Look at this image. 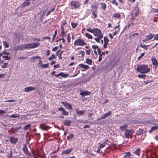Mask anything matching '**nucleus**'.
Masks as SVG:
<instances>
[{"label": "nucleus", "instance_id": "obj_1", "mask_svg": "<svg viewBox=\"0 0 158 158\" xmlns=\"http://www.w3.org/2000/svg\"><path fill=\"white\" fill-rule=\"evenodd\" d=\"M137 67L136 71L140 73H147L150 71V68L148 67V65H139Z\"/></svg>", "mask_w": 158, "mask_h": 158}, {"label": "nucleus", "instance_id": "obj_2", "mask_svg": "<svg viewBox=\"0 0 158 158\" xmlns=\"http://www.w3.org/2000/svg\"><path fill=\"white\" fill-rule=\"evenodd\" d=\"M94 32L93 33L94 36H96L94 40L98 43L100 42V40L103 38V35L101 31L98 28H94Z\"/></svg>", "mask_w": 158, "mask_h": 158}, {"label": "nucleus", "instance_id": "obj_3", "mask_svg": "<svg viewBox=\"0 0 158 158\" xmlns=\"http://www.w3.org/2000/svg\"><path fill=\"white\" fill-rule=\"evenodd\" d=\"M74 44L75 46H83L85 45L86 43L83 39L79 38L74 41Z\"/></svg>", "mask_w": 158, "mask_h": 158}, {"label": "nucleus", "instance_id": "obj_4", "mask_svg": "<svg viewBox=\"0 0 158 158\" xmlns=\"http://www.w3.org/2000/svg\"><path fill=\"white\" fill-rule=\"evenodd\" d=\"M98 6H96L92 5L91 7V10L92 12V15L93 16L92 17L93 19H95L97 17V9Z\"/></svg>", "mask_w": 158, "mask_h": 158}, {"label": "nucleus", "instance_id": "obj_5", "mask_svg": "<svg viewBox=\"0 0 158 158\" xmlns=\"http://www.w3.org/2000/svg\"><path fill=\"white\" fill-rule=\"evenodd\" d=\"M134 133V131L133 129L126 130L124 133V135L126 138L128 139L130 138V139H131V135Z\"/></svg>", "mask_w": 158, "mask_h": 158}, {"label": "nucleus", "instance_id": "obj_6", "mask_svg": "<svg viewBox=\"0 0 158 158\" xmlns=\"http://www.w3.org/2000/svg\"><path fill=\"white\" fill-rule=\"evenodd\" d=\"M143 129L141 128H139V131L137 132L136 135L135 136V137L136 138H138V141H142L143 140V138H142V137L140 138V137H139V136H141L142 135H143Z\"/></svg>", "mask_w": 158, "mask_h": 158}, {"label": "nucleus", "instance_id": "obj_7", "mask_svg": "<svg viewBox=\"0 0 158 158\" xmlns=\"http://www.w3.org/2000/svg\"><path fill=\"white\" fill-rule=\"evenodd\" d=\"M139 12V7L137 6H135L133 7L132 16L135 18L138 15Z\"/></svg>", "mask_w": 158, "mask_h": 158}, {"label": "nucleus", "instance_id": "obj_8", "mask_svg": "<svg viewBox=\"0 0 158 158\" xmlns=\"http://www.w3.org/2000/svg\"><path fill=\"white\" fill-rule=\"evenodd\" d=\"M81 5L79 1H73L71 2V5L73 7L72 9H76L80 7Z\"/></svg>", "mask_w": 158, "mask_h": 158}, {"label": "nucleus", "instance_id": "obj_9", "mask_svg": "<svg viewBox=\"0 0 158 158\" xmlns=\"http://www.w3.org/2000/svg\"><path fill=\"white\" fill-rule=\"evenodd\" d=\"M154 35L152 33H150L146 36V38L143 40V42H146L152 39Z\"/></svg>", "mask_w": 158, "mask_h": 158}, {"label": "nucleus", "instance_id": "obj_10", "mask_svg": "<svg viewBox=\"0 0 158 158\" xmlns=\"http://www.w3.org/2000/svg\"><path fill=\"white\" fill-rule=\"evenodd\" d=\"M55 76L57 77H58L59 76H61L63 78H66L69 76L68 74H66L63 72H60L57 75H55Z\"/></svg>", "mask_w": 158, "mask_h": 158}, {"label": "nucleus", "instance_id": "obj_11", "mask_svg": "<svg viewBox=\"0 0 158 158\" xmlns=\"http://www.w3.org/2000/svg\"><path fill=\"white\" fill-rule=\"evenodd\" d=\"M151 60L152 61V64L155 66V68H156L158 66V63L155 57H152L151 58Z\"/></svg>", "mask_w": 158, "mask_h": 158}, {"label": "nucleus", "instance_id": "obj_12", "mask_svg": "<svg viewBox=\"0 0 158 158\" xmlns=\"http://www.w3.org/2000/svg\"><path fill=\"white\" fill-rule=\"evenodd\" d=\"M61 103H62L66 108L69 109L71 110L72 109V106L68 102H61Z\"/></svg>", "mask_w": 158, "mask_h": 158}, {"label": "nucleus", "instance_id": "obj_13", "mask_svg": "<svg viewBox=\"0 0 158 158\" xmlns=\"http://www.w3.org/2000/svg\"><path fill=\"white\" fill-rule=\"evenodd\" d=\"M23 148L22 150L24 152L26 155H31V154L29 153V151L26 144H23Z\"/></svg>", "mask_w": 158, "mask_h": 158}, {"label": "nucleus", "instance_id": "obj_14", "mask_svg": "<svg viewBox=\"0 0 158 158\" xmlns=\"http://www.w3.org/2000/svg\"><path fill=\"white\" fill-rule=\"evenodd\" d=\"M78 66L79 67H81L84 69V70H82V71H84L90 68L89 66L85 65L83 64H79Z\"/></svg>", "mask_w": 158, "mask_h": 158}, {"label": "nucleus", "instance_id": "obj_15", "mask_svg": "<svg viewBox=\"0 0 158 158\" xmlns=\"http://www.w3.org/2000/svg\"><path fill=\"white\" fill-rule=\"evenodd\" d=\"M103 39L104 41V43L103 45V47H104V48H106L107 47V45L109 42V40L107 38L106 36L104 37Z\"/></svg>", "mask_w": 158, "mask_h": 158}, {"label": "nucleus", "instance_id": "obj_16", "mask_svg": "<svg viewBox=\"0 0 158 158\" xmlns=\"http://www.w3.org/2000/svg\"><path fill=\"white\" fill-rule=\"evenodd\" d=\"M35 89L36 88L35 87L29 86L25 88L24 89V91L25 92H29V91H32Z\"/></svg>", "mask_w": 158, "mask_h": 158}, {"label": "nucleus", "instance_id": "obj_17", "mask_svg": "<svg viewBox=\"0 0 158 158\" xmlns=\"http://www.w3.org/2000/svg\"><path fill=\"white\" fill-rule=\"evenodd\" d=\"M18 139L17 138H15V139H14L12 137H10V142L11 144H15L17 143L18 140Z\"/></svg>", "mask_w": 158, "mask_h": 158}, {"label": "nucleus", "instance_id": "obj_18", "mask_svg": "<svg viewBox=\"0 0 158 158\" xmlns=\"http://www.w3.org/2000/svg\"><path fill=\"white\" fill-rule=\"evenodd\" d=\"M30 2L28 0H25L24 2L21 5V7L23 8L24 7L29 5L30 4Z\"/></svg>", "mask_w": 158, "mask_h": 158}, {"label": "nucleus", "instance_id": "obj_19", "mask_svg": "<svg viewBox=\"0 0 158 158\" xmlns=\"http://www.w3.org/2000/svg\"><path fill=\"white\" fill-rule=\"evenodd\" d=\"M112 113V111L110 110L107 113H105L103 115L101 116V118L104 119L106 118L109 115H110Z\"/></svg>", "mask_w": 158, "mask_h": 158}, {"label": "nucleus", "instance_id": "obj_20", "mask_svg": "<svg viewBox=\"0 0 158 158\" xmlns=\"http://www.w3.org/2000/svg\"><path fill=\"white\" fill-rule=\"evenodd\" d=\"M73 150V148H71L69 149L66 150L64 151H63L61 153V155L63 154H65L67 155L69 154Z\"/></svg>", "mask_w": 158, "mask_h": 158}, {"label": "nucleus", "instance_id": "obj_21", "mask_svg": "<svg viewBox=\"0 0 158 158\" xmlns=\"http://www.w3.org/2000/svg\"><path fill=\"white\" fill-rule=\"evenodd\" d=\"M31 45L32 48H33L38 47L40 45V44L39 43H31Z\"/></svg>", "mask_w": 158, "mask_h": 158}, {"label": "nucleus", "instance_id": "obj_22", "mask_svg": "<svg viewBox=\"0 0 158 158\" xmlns=\"http://www.w3.org/2000/svg\"><path fill=\"white\" fill-rule=\"evenodd\" d=\"M71 122V121L69 120H66L63 122V124L66 126H70Z\"/></svg>", "mask_w": 158, "mask_h": 158}, {"label": "nucleus", "instance_id": "obj_23", "mask_svg": "<svg viewBox=\"0 0 158 158\" xmlns=\"http://www.w3.org/2000/svg\"><path fill=\"white\" fill-rule=\"evenodd\" d=\"M124 154L125 155L123 156V158H133L131 157V154L130 152H127L125 153Z\"/></svg>", "mask_w": 158, "mask_h": 158}, {"label": "nucleus", "instance_id": "obj_24", "mask_svg": "<svg viewBox=\"0 0 158 158\" xmlns=\"http://www.w3.org/2000/svg\"><path fill=\"white\" fill-rule=\"evenodd\" d=\"M40 127L43 130H46L48 128V126L44 124H42L40 125Z\"/></svg>", "mask_w": 158, "mask_h": 158}, {"label": "nucleus", "instance_id": "obj_25", "mask_svg": "<svg viewBox=\"0 0 158 158\" xmlns=\"http://www.w3.org/2000/svg\"><path fill=\"white\" fill-rule=\"evenodd\" d=\"M90 94V93L88 91H83L80 93V94L82 96H84L86 95H89Z\"/></svg>", "mask_w": 158, "mask_h": 158}, {"label": "nucleus", "instance_id": "obj_26", "mask_svg": "<svg viewBox=\"0 0 158 158\" xmlns=\"http://www.w3.org/2000/svg\"><path fill=\"white\" fill-rule=\"evenodd\" d=\"M140 151L141 150L140 148H137L136 150L133 152V153L138 156H139L140 155Z\"/></svg>", "mask_w": 158, "mask_h": 158}, {"label": "nucleus", "instance_id": "obj_27", "mask_svg": "<svg viewBox=\"0 0 158 158\" xmlns=\"http://www.w3.org/2000/svg\"><path fill=\"white\" fill-rule=\"evenodd\" d=\"M37 58H39V59H41V58L40 57V56H33V57H31V58L30 59V60L31 62H35V59Z\"/></svg>", "mask_w": 158, "mask_h": 158}, {"label": "nucleus", "instance_id": "obj_28", "mask_svg": "<svg viewBox=\"0 0 158 158\" xmlns=\"http://www.w3.org/2000/svg\"><path fill=\"white\" fill-rule=\"evenodd\" d=\"M100 5H101L102 8L104 10H105L107 7L106 4L104 2H101L100 3Z\"/></svg>", "mask_w": 158, "mask_h": 158}, {"label": "nucleus", "instance_id": "obj_29", "mask_svg": "<svg viewBox=\"0 0 158 158\" xmlns=\"http://www.w3.org/2000/svg\"><path fill=\"white\" fill-rule=\"evenodd\" d=\"M85 112V110H82L80 111H77V112L76 113L77 114L78 116H81Z\"/></svg>", "mask_w": 158, "mask_h": 158}, {"label": "nucleus", "instance_id": "obj_30", "mask_svg": "<svg viewBox=\"0 0 158 158\" xmlns=\"http://www.w3.org/2000/svg\"><path fill=\"white\" fill-rule=\"evenodd\" d=\"M127 125H123V126H120V130L122 131H123L125 130L126 131L127 128Z\"/></svg>", "mask_w": 158, "mask_h": 158}, {"label": "nucleus", "instance_id": "obj_31", "mask_svg": "<svg viewBox=\"0 0 158 158\" xmlns=\"http://www.w3.org/2000/svg\"><path fill=\"white\" fill-rule=\"evenodd\" d=\"M55 7L54 6L52 8L47 12V13L46 14V16H48V15H49L50 13L53 12L55 10Z\"/></svg>", "mask_w": 158, "mask_h": 158}, {"label": "nucleus", "instance_id": "obj_32", "mask_svg": "<svg viewBox=\"0 0 158 158\" xmlns=\"http://www.w3.org/2000/svg\"><path fill=\"white\" fill-rule=\"evenodd\" d=\"M4 47L5 48H8L9 47V44L6 42L3 41H2Z\"/></svg>", "mask_w": 158, "mask_h": 158}, {"label": "nucleus", "instance_id": "obj_33", "mask_svg": "<svg viewBox=\"0 0 158 158\" xmlns=\"http://www.w3.org/2000/svg\"><path fill=\"white\" fill-rule=\"evenodd\" d=\"M86 63L89 64V65H92V60L89 58H87L86 60Z\"/></svg>", "mask_w": 158, "mask_h": 158}, {"label": "nucleus", "instance_id": "obj_34", "mask_svg": "<svg viewBox=\"0 0 158 158\" xmlns=\"http://www.w3.org/2000/svg\"><path fill=\"white\" fill-rule=\"evenodd\" d=\"M85 36L89 39H93V36L90 34L88 33H85Z\"/></svg>", "mask_w": 158, "mask_h": 158}, {"label": "nucleus", "instance_id": "obj_35", "mask_svg": "<svg viewBox=\"0 0 158 158\" xmlns=\"http://www.w3.org/2000/svg\"><path fill=\"white\" fill-rule=\"evenodd\" d=\"M26 49H32L31 44H25Z\"/></svg>", "mask_w": 158, "mask_h": 158}, {"label": "nucleus", "instance_id": "obj_36", "mask_svg": "<svg viewBox=\"0 0 158 158\" xmlns=\"http://www.w3.org/2000/svg\"><path fill=\"white\" fill-rule=\"evenodd\" d=\"M49 66L48 63L46 64H43L41 65V67L42 69H45L47 68Z\"/></svg>", "mask_w": 158, "mask_h": 158}, {"label": "nucleus", "instance_id": "obj_37", "mask_svg": "<svg viewBox=\"0 0 158 158\" xmlns=\"http://www.w3.org/2000/svg\"><path fill=\"white\" fill-rule=\"evenodd\" d=\"M149 46V45H143L142 44H140V47L141 48L145 49L146 50L148 49V47Z\"/></svg>", "mask_w": 158, "mask_h": 158}, {"label": "nucleus", "instance_id": "obj_38", "mask_svg": "<svg viewBox=\"0 0 158 158\" xmlns=\"http://www.w3.org/2000/svg\"><path fill=\"white\" fill-rule=\"evenodd\" d=\"M121 15L119 13H115L114 16L113 17V18H119L121 17Z\"/></svg>", "mask_w": 158, "mask_h": 158}, {"label": "nucleus", "instance_id": "obj_39", "mask_svg": "<svg viewBox=\"0 0 158 158\" xmlns=\"http://www.w3.org/2000/svg\"><path fill=\"white\" fill-rule=\"evenodd\" d=\"M56 58V56L54 54H52L51 56L49 57L48 59L50 60H52L53 59Z\"/></svg>", "mask_w": 158, "mask_h": 158}, {"label": "nucleus", "instance_id": "obj_40", "mask_svg": "<svg viewBox=\"0 0 158 158\" xmlns=\"http://www.w3.org/2000/svg\"><path fill=\"white\" fill-rule=\"evenodd\" d=\"M31 127V125L30 124H28L27 125H26L24 127L23 129L25 131L27 130L29 128Z\"/></svg>", "mask_w": 158, "mask_h": 158}, {"label": "nucleus", "instance_id": "obj_41", "mask_svg": "<svg viewBox=\"0 0 158 158\" xmlns=\"http://www.w3.org/2000/svg\"><path fill=\"white\" fill-rule=\"evenodd\" d=\"M94 28H93V29H91L90 28H88L86 29V30H87V31L89 32H90L93 33L94 32V31L95 30Z\"/></svg>", "mask_w": 158, "mask_h": 158}, {"label": "nucleus", "instance_id": "obj_42", "mask_svg": "<svg viewBox=\"0 0 158 158\" xmlns=\"http://www.w3.org/2000/svg\"><path fill=\"white\" fill-rule=\"evenodd\" d=\"M74 137V135L73 134H70V135H69L67 138V139L68 140H69L72 139Z\"/></svg>", "mask_w": 158, "mask_h": 158}, {"label": "nucleus", "instance_id": "obj_43", "mask_svg": "<svg viewBox=\"0 0 158 158\" xmlns=\"http://www.w3.org/2000/svg\"><path fill=\"white\" fill-rule=\"evenodd\" d=\"M20 46V50H25V44H23L22 45H19Z\"/></svg>", "mask_w": 158, "mask_h": 158}, {"label": "nucleus", "instance_id": "obj_44", "mask_svg": "<svg viewBox=\"0 0 158 158\" xmlns=\"http://www.w3.org/2000/svg\"><path fill=\"white\" fill-rule=\"evenodd\" d=\"M71 25L72 28L73 29L75 28L77 25V23H72Z\"/></svg>", "mask_w": 158, "mask_h": 158}, {"label": "nucleus", "instance_id": "obj_45", "mask_svg": "<svg viewBox=\"0 0 158 158\" xmlns=\"http://www.w3.org/2000/svg\"><path fill=\"white\" fill-rule=\"evenodd\" d=\"M146 75L145 74L141 75L139 74L138 75V77L139 78L145 79V77H146Z\"/></svg>", "mask_w": 158, "mask_h": 158}, {"label": "nucleus", "instance_id": "obj_46", "mask_svg": "<svg viewBox=\"0 0 158 158\" xmlns=\"http://www.w3.org/2000/svg\"><path fill=\"white\" fill-rule=\"evenodd\" d=\"M20 46H15L14 48V50L15 51H19L20 50Z\"/></svg>", "mask_w": 158, "mask_h": 158}, {"label": "nucleus", "instance_id": "obj_47", "mask_svg": "<svg viewBox=\"0 0 158 158\" xmlns=\"http://www.w3.org/2000/svg\"><path fill=\"white\" fill-rule=\"evenodd\" d=\"M106 145V143H104L103 142L102 143H101L98 147L101 149L102 148L105 147Z\"/></svg>", "mask_w": 158, "mask_h": 158}, {"label": "nucleus", "instance_id": "obj_48", "mask_svg": "<svg viewBox=\"0 0 158 158\" xmlns=\"http://www.w3.org/2000/svg\"><path fill=\"white\" fill-rule=\"evenodd\" d=\"M2 58H4L6 60H10V57L8 56H3Z\"/></svg>", "mask_w": 158, "mask_h": 158}, {"label": "nucleus", "instance_id": "obj_49", "mask_svg": "<svg viewBox=\"0 0 158 158\" xmlns=\"http://www.w3.org/2000/svg\"><path fill=\"white\" fill-rule=\"evenodd\" d=\"M57 34V31L56 30H55V31L54 34L53 36V38L52 39V41L53 42L54 41V39L55 38Z\"/></svg>", "mask_w": 158, "mask_h": 158}, {"label": "nucleus", "instance_id": "obj_50", "mask_svg": "<svg viewBox=\"0 0 158 158\" xmlns=\"http://www.w3.org/2000/svg\"><path fill=\"white\" fill-rule=\"evenodd\" d=\"M113 4L115 5L116 6L118 5V3L116 0H112V2H110Z\"/></svg>", "mask_w": 158, "mask_h": 158}, {"label": "nucleus", "instance_id": "obj_51", "mask_svg": "<svg viewBox=\"0 0 158 158\" xmlns=\"http://www.w3.org/2000/svg\"><path fill=\"white\" fill-rule=\"evenodd\" d=\"M62 114L64 115H68L69 113L66 111L64 109V110L62 111Z\"/></svg>", "mask_w": 158, "mask_h": 158}, {"label": "nucleus", "instance_id": "obj_52", "mask_svg": "<svg viewBox=\"0 0 158 158\" xmlns=\"http://www.w3.org/2000/svg\"><path fill=\"white\" fill-rule=\"evenodd\" d=\"M153 39L154 40H158V34L154 35Z\"/></svg>", "mask_w": 158, "mask_h": 158}, {"label": "nucleus", "instance_id": "obj_53", "mask_svg": "<svg viewBox=\"0 0 158 158\" xmlns=\"http://www.w3.org/2000/svg\"><path fill=\"white\" fill-rule=\"evenodd\" d=\"M79 54L81 55V57H83L85 56V52L84 51H81L80 52Z\"/></svg>", "mask_w": 158, "mask_h": 158}, {"label": "nucleus", "instance_id": "obj_54", "mask_svg": "<svg viewBox=\"0 0 158 158\" xmlns=\"http://www.w3.org/2000/svg\"><path fill=\"white\" fill-rule=\"evenodd\" d=\"M67 40L68 43H70L71 41V37L70 34H69L67 37Z\"/></svg>", "mask_w": 158, "mask_h": 158}, {"label": "nucleus", "instance_id": "obj_55", "mask_svg": "<svg viewBox=\"0 0 158 158\" xmlns=\"http://www.w3.org/2000/svg\"><path fill=\"white\" fill-rule=\"evenodd\" d=\"M8 64V63H4L2 65V68H5L6 67L7 65Z\"/></svg>", "mask_w": 158, "mask_h": 158}, {"label": "nucleus", "instance_id": "obj_56", "mask_svg": "<svg viewBox=\"0 0 158 158\" xmlns=\"http://www.w3.org/2000/svg\"><path fill=\"white\" fill-rule=\"evenodd\" d=\"M144 54H144V52L141 53V55H140V56L139 57H138L137 60H140L141 58H142L143 56L144 55Z\"/></svg>", "mask_w": 158, "mask_h": 158}, {"label": "nucleus", "instance_id": "obj_57", "mask_svg": "<svg viewBox=\"0 0 158 158\" xmlns=\"http://www.w3.org/2000/svg\"><path fill=\"white\" fill-rule=\"evenodd\" d=\"M92 47L94 49H98V48H99L98 46L96 45H92Z\"/></svg>", "mask_w": 158, "mask_h": 158}, {"label": "nucleus", "instance_id": "obj_58", "mask_svg": "<svg viewBox=\"0 0 158 158\" xmlns=\"http://www.w3.org/2000/svg\"><path fill=\"white\" fill-rule=\"evenodd\" d=\"M58 48H58V46H56V47L53 48H52V50L53 51H55L58 50Z\"/></svg>", "mask_w": 158, "mask_h": 158}, {"label": "nucleus", "instance_id": "obj_59", "mask_svg": "<svg viewBox=\"0 0 158 158\" xmlns=\"http://www.w3.org/2000/svg\"><path fill=\"white\" fill-rule=\"evenodd\" d=\"M13 154V152L12 151H10V154L8 156V158H12Z\"/></svg>", "mask_w": 158, "mask_h": 158}, {"label": "nucleus", "instance_id": "obj_60", "mask_svg": "<svg viewBox=\"0 0 158 158\" xmlns=\"http://www.w3.org/2000/svg\"><path fill=\"white\" fill-rule=\"evenodd\" d=\"M42 39H43L44 40H46V39L50 40L51 38L50 37L45 36V37H43L42 38Z\"/></svg>", "mask_w": 158, "mask_h": 158}, {"label": "nucleus", "instance_id": "obj_61", "mask_svg": "<svg viewBox=\"0 0 158 158\" xmlns=\"http://www.w3.org/2000/svg\"><path fill=\"white\" fill-rule=\"evenodd\" d=\"M3 55H10L9 53L7 52L6 51H4L2 52Z\"/></svg>", "mask_w": 158, "mask_h": 158}, {"label": "nucleus", "instance_id": "obj_62", "mask_svg": "<svg viewBox=\"0 0 158 158\" xmlns=\"http://www.w3.org/2000/svg\"><path fill=\"white\" fill-rule=\"evenodd\" d=\"M152 128V130H153V131H154L156 129H158V126H154V127H153Z\"/></svg>", "mask_w": 158, "mask_h": 158}, {"label": "nucleus", "instance_id": "obj_63", "mask_svg": "<svg viewBox=\"0 0 158 158\" xmlns=\"http://www.w3.org/2000/svg\"><path fill=\"white\" fill-rule=\"evenodd\" d=\"M33 40L34 41H37L39 42V41H40V40L39 38H34L33 39Z\"/></svg>", "mask_w": 158, "mask_h": 158}, {"label": "nucleus", "instance_id": "obj_64", "mask_svg": "<svg viewBox=\"0 0 158 158\" xmlns=\"http://www.w3.org/2000/svg\"><path fill=\"white\" fill-rule=\"evenodd\" d=\"M61 33V36L63 37H64L65 36V32L64 31H62Z\"/></svg>", "mask_w": 158, "mask_h": 158}]
</instances>
